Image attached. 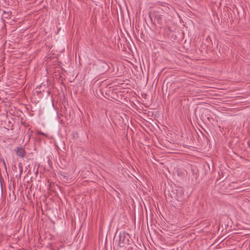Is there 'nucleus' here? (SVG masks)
<instances>
[{
	"label": "nucleus",
	"instance_id": "obj_1",
	"mask_svg": "<svg viewBox=\"0 0 250 250\" xmlns=\"http://www.w3.org/2000/svg\"><path fill=\"white\" fill-rule=\"evenodd\" d=\"M95 69L101 75L105 73L109 68V66L105 62L99 60L95 64Z\"/></svg>",
	"mask_w": 250,
	"mask_h": 250
},
{
	"label": "nucleus",
	"instance_id": "obj_7",
	"mask_svg": "<svg viewBox=\"0 0 250 250\" xmlns=\"http://www.w3.org/2000/svg\"><path fill=\"white\" fill-rule=\"evenodd\" d=\"M1 160L2 161V163L4 166V167H6V163H5L4 160L3 159H1Z\"/></svg>",
	"mask_w": 250,
	"mask_h": 250
},
{
	"label": "nucleus",
	"instance_id": "obj_2",
	"mask_svg": "<svg viewBox=\"0 0 250 250\" xmlns=\"http://www.w3.org/2000/svg\"><path fill=\"white\" fill-rule=\"evenodd\" d=\"M174 193L176 194V198L179 201H182L184 198V191L181 188H178L175 190Z\"/></svg>",
	"mask_w": 250,
	"mask_h": 250
},
{
	"label": "nucleus",
	"instance_id": "obj_3",
	"mask_svg": "<svg viewBox=\"0 0 250 250\" xmlns=\"http://www.w3.org/2000/svg\"><path fill=\"white\" fill-rule=\"evenodd\" d=\"M119 246L120 247H124L126 243V236L125 232L119 233Z\"/></svg>",
	"mask_w": 250,
	"mask_h": 250
},
{
	"label": "nucleus",
	"instance_id": "obj_5",
	"mask_svg": "<svg viewBox=\"0 0 250 250\" xmlns=\"http://www.w3.org/2000/svg\"><path fill=\"white\" fill-rule=\"evenodd\" d=\"M61 176H62V177L63 178H64L65 180H68V179H67L68 178H67V176H66V175H64V174H61Z\"/></svg>",
	"mask_w": 250,
	"mask_h": 250
},
{
	"label": "nucleus",
	"instance_id": "obj_4",
	"mask_svg": "<svg viewBox=\"0 0 250 250\" xmlns=\"http://www.w3.org/2000/svg\"><path fill=\"white\" fill-rule=\"evenodd\" d=\"M16 154L21 158L25 156V152L24 149L21 147H18L16 151Z\"/></svg>",
	"mask_w": 250,
	"mask_h": 250
},
{
	"label": "nucleus",
	"instance_id": "obj_6",
	"mask_svg": "<svg viewBox=\"0 0 250 250\" xmlns=\"http://www.w3.org/2000/svg\"><path fill=\"white\" fill-rule=\"evenodd\" d=\"M38 134L39 135H43V136H45V134L43 133V132H42L41 131H39L38 132Z\"/></svg>",
	"mask_w": 250,
	"mask_h": 250
}]
</instances>
